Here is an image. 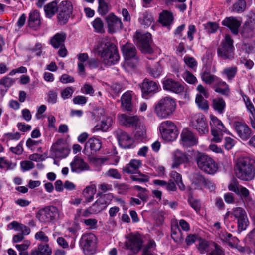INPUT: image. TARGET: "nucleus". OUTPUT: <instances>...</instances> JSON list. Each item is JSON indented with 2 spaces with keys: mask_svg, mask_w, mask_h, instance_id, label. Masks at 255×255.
<instances>
[{
  "mask_svg": "<svg viewBox=\"0 0 255 255\" xmlns=\"http://www.w3.org/2000/svg\"><path fill=\"white\" fill-rule=\"evenodd\" d=\"M97 51L105 65H114L120 59L117 47L113 43L107 40H103L98 44Z\"/></svg>",
  "mask_w": 255,
  "mask_h": 255,
  "instance_id": "f257e3e1",
  "label": "nucleus"
},
{
  "mask_svg": "<svg viewBox=\"0 0 255 255\" xmlns=\"http://www.w3.org/2000/svg\"><path fill=\"white\" fill-rule=\"evenodd\" d=\"M235 173L241 180L253 179L255 176V157L246 156L239 158L236 163Z\"/></svg>",
  "mask_w": 255,
  "mask_h": 255,
  "instance_id": "f03ea898",
  "label": "nucleus"
},
{
  "mask_svg": "<svg viewBox=\"0 0 255 255\" xmlns=\"http://www.w3.org/2000/svg\"><path fill=\"white\" fill-rule=\"evenodd\" d=\"M176 109V102L170 97L161 98L156 105L155 112L161 119H165L172 115Z\"/></svg>",
  "mask_w": 255,
  "mask_h": 255,
  "instance_id": "7ed1b4c3",
  "label": "nucleus"
},
{
  "mask_svg": "<svg viewBox=\"0 0 255 255\" xmlns=\"http://www.w3.org/2000/svg\"><path fill=\"white\" fill-rule=\"evenodd\" d=\"M59 211L54 206H49L38 210L36 214L37 219L42 223L54 222L59 219Z\"/></svg>",
  "mask_w": 255,
  "mask_h": 255,
  "instance_id": "20e7f679",
  "label": "nucleus"
},
{
  "mask_svg": "<svg viewBox=\"0 0 255 255\" xmlns=\"http://www.w3.org/2000/svg\"><path fill=\"white\" fill-rule=\"evenodd\" d=\"M233 40L229 35H226L217 49L218 56L222 60H231L234 58Z\"/></svg>",
  "mask_w": 255,
  "mask_h": 255,
  "instance_id": "39448f33",
  "label": "nucleus"
},
{
  "mask_svg": "<svg viewBox=\"0 0 255 255\" xmlns=\"http://www.w3.org/2000/svg\"><path fill=\"white\" fill-rule=\"evenodd\" d=\"M210 117L211 132L213 136L212 141L217 143L220 142L223 138V133L229 134H230V133L227 130L222 122L216 117L211 115Z\"/></svg>",
  "mask_w": 255,
  "mask_h": 255,
  "instance_id": "423d86ee",
  "label": "nucleus"
},
{
  "mask_svg": "<svg viewBox=\"0 0 255 255\" xmlns=\"http://www.w3.org/2000/svg\"><path fill=\"white\" fill-rule=\"evenodd\" d=\"M159 130L163 139L168 142L175 140L178 135L176 125L171 121L162 122L159 126Z\"/></svg>",
  "mask_w": 255,
  "mask_h": 255,
  "instance_id": "0eeeda50",
  "label": "nucleus"
},
{
  "mask_svg": "<svg viewBox=\"0 0 255 255\" xmlns=\"http://www.w3.org/2000/svg\"><path fill=\"white\" fill-rule=\"evenodd\" d=\"M196 162L199 168L209 174H214L218 169L214 160L207 155L199 154L196 158Z\"/></svg>",
  "mask_w": 255,
  "mask_h": 255,
  "instance_id": "6e6552de",
  "label": "nucleus"
},
{
  "mask_svg": "<svg viewBox=\"0 0 255 255\" xmlns=\"http://www.w3.org/2000/svg\"><path fill=\"white\" fill-rule=\"evenodd\" d=\"M210 55L211 51L207 50L202 58L204 65L202 72L201 73L202 80L207 84H215L216 81H218L219 79L216 76L210 74V70L211 65V61L210 60Z\"/></svg>",
  "mask_w": 255,
  "mask_h": 255,
  "instance_id": "1a4fd4ad",
  "label": "nucleus"
},
{
  "mask_svg": "<svg viewBox=\"0 0 255 255\" xmlns=\"http://www.w3.org/2000/svg\"><path fill=\"white\" fill-rule=\"evenodd\" d=\"M70 150L63 139H59L52 145L50 150V156L53 159L66 158Z\"/></svg>",
  "mask_w": 255,
  "mask_h": 255,
  "instance_id": "9d476101",
  "label": "nucleus"
},
{
  "mask_svg": "<svg viewBox=\"0 0 255 255\" xmlns=\"http://www.w3.org/2000/svg\"><path fill=\"white\" fill-rule=\"evenodd\" d=\"M136 42L141 51L145 53H151L152 49L151 47V34L148 32L140 33L136 32L135 36Z\"/></svg>",
  "mask_w": 255,
  "mask_h": 255,
  "instance_id": "9b49d317",
  "label": "nucleus"
},
{
  "mask_svg": "<svg viewBox=\"0 0 255 255\" xmlns=\"http://www.w3.org/2000/svg\"><path fill=\"white\" fill-rule=\"evenodd\" d=\"M59 13L57 15V19L61 24H65L73 11V5L70 1L64 0L58 6Z\"/></svg>",
  "mask_w": 255,
  "mask_h": 255,
  "instance_id": "f8f14e48",
  "label": "nucleus"
},
{
  "mask_svg": "<svg viewBox=\"0 0 255 255\" xmlns=\"http://www.w3.org/2000/svg\"><path fill=\"white\" fill-rule=\"evenodd\" d=\"M191 124L192 127L201 135L207 133L209 131L206 118L202 114L198 113L195 115L191 119Z\"/></svg>",
  "mask_w": 255,
  "mask_h": 255,
  "instance_id": "ddd939ff",
  "label": "nucleus"
},
{
  "mask_svg": "<svg viewBox=\"0 0 255 255\" xmlns=\"http://www.w3.org/2000/svg\"><path fill=\"white\" fill-rule=\"evenodd\" d=\"M96 236L92 233L83 235L81 239V245L85 254H93L96 248Z\"/></svg>",
  "mask_w": 255,
  "mask_h": 255,
  "instance_id": "4468645a",
  "label": "nucleus"
},
{
  "mask_svg": "<svg viewBox=\"0 0 255 255\" xmlns=\"http://www.w3.org/2000/svg\"><path fill=\"white\" fill-rule=\"evenodd\" d=\"M234 128L238 136L243 141H247L251 137L252 130L245 122L236 121L233 124Z\"/></svg>",
  "mask_w": 255,
  "mask_h": 255,
  "instance_id": "2eb2a0df",
  "label": "nucleus"
},
{
  "mask_svg": "<svg viewBox=\"0 0 255 255\" xmlns=\"http://www.w3.org/2000/svg\"><path fill=\"white\" fill-rule=\"evenodd\" d=\"M141 87L142 96L147 98L149 95H152L159 91L158 85L157 83L149 79L145 78L142 83L140 85Z\"/></svg>",
  "mask_w": 255,
  "mask_h": 255,
  "instance_id": "dca6fc26",
  "label": "nucleus"
},
{
  "mask_svg": "<svg viewBox=\"0 0 255 255\" xmlns=\"http://www.w3.org/2000/svg\"><path fill=\"white\" fill-rule=\"evenodd\" d=\"M107 23L108 31L110 33H114L123 28V23L121 18L113 13H109L105 18Z\"/></svg>",
  "mask_w": 255,
  "mask_h": 255,
  "instance_id": "f3484780",
  "label": "nucleus"
},
{
  "mask_svg": "<svg viewBox=\"0 0 255 255\" xmlns=\"http://www.w3.org/2000/svg\"><path fill=\"white\" fill-rule=\"evenodd\" d=\"M126 242L127 248L131 250L133 253H138L141 249L143 241L138 234H130Z\"/></svg>",
  "mask_w": 255,
  "mask_h": 255,
  "instance_id": "a211bd4d",
  "label": "nucleus"
},
{
  "mask_svg": "<svg viewBox=\"0 0 255 255\" xmlns=\"http://www.w3.org/2000/svg\"><path fill=\"white\" fill-rule=\"evenodd\" d=\"M102 147L101 141L97 138L92 137L85 143L84 153L87 155L95 154Z\"/></svg>",
  "mask_w": 255,
  "mask_h": 255,
  "instance_id": "6ab92c4d",
  "label": "nucleus"
},
{
  "mask_svg": "<svg viewBox=\"0 0 255 255\" xmlns=\"http://www.w3.org/2000/svg\"><path fill=\"white\" fill-rule=\"evenodd\" d=\"M116 134L119 144L122 148L126 149L132 147L133 140L126 132L118 129L116 131Z\"/></svg>",
  "mask_w": 255,
  "mask_h": 255,
  "instance_id": "aec40b11",
  "label": "nucleus"
},
{
  "mask_svg": "<svg viewBox=\"0 0 255 255\" xmlns=\"http://www.w3.org/2000/svg\"><path fill=\"white\" fill-rule=\"evenodd\" d=\"M163 87L164 90L175 93H180L184 89L183 84L171 78H167L163 81Z\"/></svg>",
  "mask_w": 255,
  "mask_h": 255,
  "instance_id": "412c9836",
  "label": "nucleus"
},
{
  "mask_svg": "<svg viewBox=\"0 0 255 255\" xmlns=\"http://www.w3.org/2000/svg\"><path fill=\"white\" fill-rule=\"evenodd\" d=\"M71 170L72 172L81 173L89 170V166L80 157L76 156L70 163Z\"/></svg>",
  "mask_w": 255,
  "mask_h": 255,
  "instance_id": "4be33fe9",
  "label": "nucleus"
},
{
  "mask_svg": "<svg viewBox=\"0 0 255 255\" xmlns=\"http://www.w3.org/2000/svg\"><path fill=\"white\" fill-rule=\"evenodd\" d=\"M255 29V14H251L245 21L242 34L244 37L249 38L253 35V32Z\"/></svg>",
  "mask_w": 255,
  "mask_h": 255,
  "instance_id": "5701e85b",
  "label": "nucleus"
},
{
  "mask_svg": "<svg viewBox=\"0 0 255 255\" xmlns=\"http://www.w3.org/2000/svg\"><path fill=\"white\" fill-rule=\"evenodd\" d=\"M182 144L184 146L190 147L197 144V138L187 129H184L181 134Z\"/></svg>",
  "mask_w": 255,
  "mask_h": 255,
  "instance_id": "b1692460",
  "label": "nucleus"
},
{
  "mask_svg": "<svg viewBox=\"0 0 255 255\" xmlns=\"http://www.w3.org/2000/svg\"><path fill=\"white\" fill-rule=\"evenodd\" d=\"M223 26L227 27L233 34L237 35L239 32V28L241 22L236 17L230 16L225 18L222 22Z\"/></svg>",
  "mask_w": 255,
  "mask_h": 255,
  "instance_id": "393cba45",
  "label": "nucleus"
},
{
  "mask_svg": "<svg viewBox=\"0 0 255 255\" xmlns=\"http://www.w3.org/2000/svg\"><path fill=\"white\" fill-rule=\"evenodd\" d=\"M132 97L133 93L131 91H128L122 95L121 98V101L123 109L128 111H133Z\"/></svg>",
  "mask_w": 255,
  "mask_h": 255,
  "instance_id": "a878e982",
  "label": "nucleus"
},
{
  "mask_svg": "<svg viewBox=\"0 0 255 255\" xmlns=\"http://www.w3.org/2000/svg\"><path fill=\"white\" fill-rule=\"evenodd\" d=\"M122 50L123 56L126 60L131 59H137V50L132 44L128 42L126 43L123 46Z\"/></svg>",
  "mask_w": 255,
  "mask_h": 255,
  "instance_id": "bb28decb",
  "label": "nucleus"
},
{
  "mask_svg": "<svg viewBox=\"0 0 255 255\" xmlns=\"http://www.w3.org/2000/svg\"><path fill=\"white\" fill-rule=\"evenodd\" d=\"M118 119L121 125L127 127L136 126L138 123V118L136 116H128L125 114L118 116Z\"/></svg>",
  "mask_w": 255,
  "mask_h": 255,
  "instance_id": "cd10ccee",
  "label": "nucleus"
},
{
  "mask_svg": "<svg viewBox=\"0 0 255 255\" xmlns=\"http://www.w3.org/2000/svg\"><path fill=\"white\" fill-rule=\"evenodd\" d=\"M189 161L188 156L185 153L177 150L174 153L173 162L172 165L173 168H177L180 164Z\"/></svg>",
  "mask_w": 255,
  "mask_h": 255,
  "instance_id": "c85d7f7f",
  "label": "nucleus"
},
{
  "mask_svg": "<svg viewBox=\"0 0 255 255\" xmlns=\"http://www.w3.org/2000/svg\"><path fill=\"white\" fill-rule=\"evenodd\" d=\"M28 25L34 30H37L39 28L40 25V14L37 10L30 13Z\"/></svg>",
  "mask_w": 255,
  "mask_h": 255,
  "instance_id": "c756f323",
  "label": "nucleus"
},
{
  "mask_svg": "<svg viewBox=\"0 0 255 255\" xmlns=\"http://www.w3.org/2000/svg\"><path fill=\"white\" fill-rule=\"evenodd\" d=\"M52 251L48 244H39L37 248L33 249L30 255H51Z\"/></svg>",
  "mask_w": 255,
  "mask_h": 255,
  "instance_id": "7c9ffc66",
  "label": "nucleus"
},
{
  "mask_svg": "<svg viewBox=\"0 0 255 255\" xmlns=\"http://www.w3.org/2000/svg\"><path fill=\"white\" fill-rule=\"evenodd\" d=\"M237 194L241 196L242 199L248 206H254L255 205V201L250 195L249 191L246 188L241 186L239 190V193Z\"/></svg>",
  "mask_w": 255,
  "mask_h": 255,
  "instance_id": "2f4dec72",
  "label": "nucleus"
},
{
  "mask_svg": "<svg viewBox=\"0 0 255 255\" xmlns=\"http://www.w3.org/2000/svg\"><path fill=\"white\" fill-rule=\"evenodd\" d=\"M141 162L139 160L133 159L127 164L123 168V171L127 174H133L137 172Z\"/></svg>",
  "mask_w": 255,
  "mask_h": 255,
  "instance_id": "473e14b6",
  "label": "nucleus"
},
{
  "mask_svg": "<svg viewBox=\"0 0 255 255\" xmlns=\"http://www.w3.org/2000/svg\"><path fill=\"white\" fill-rule=\"evenodd\" d=\"M96 192V187L95 184H91L87 186L82 192V195L85 198V202H90L93 201Z\"/></svg>",
  "mask_w": 255,
  "mask_h": 255,
  "instance_id": "72a5a7b5",
  "label": "nucleus"
},
{
  "mask_svg": "<svg viewBox=\"0 0 255 255\" xmlns=\"http://www.w3.org/2000/svg\"><path fill=\"white\" fill-rule=\"evenodd\" d=\"M59 7L57 5V2L56 1H53L44 7V10L45 15L47 18H50L53 16L58 11Z\"/></svg>",
  "mask_w": 255,
  "mask_h": 255,
  "instance_id": "f704fd0d",
  "label": "nucleus"
},
{
  "mask_svg": "<svg viewBox=\"0 0 255 255\" xmlns=\"http://www.w3.org/2000/svg\"><path fill=\"white\" fill-rule=\"evenodd\" d=\"M214 90L222 95H228L229 93V88L227 83L218 79V81H216L214 84Z\"/></svg>",
  "mask_w": 255,
  "mask_h": 255,
  "instance_id": "c9c22d12",
  "label": "nucleus"
},
{
  "mask_svg": "<svg viewBox=\"0 0 255 255\" xmlns=\"http://www.w3.org/2000/svg\"><path fill=\"white\" fill-rule=\"evenodd\" d=\"M66 35L63 32L58 33L51 39V44L55 48H58L64 45Z\"/></svg>",
  "mask_w": 255,
  "mask_h": 255,
  "instance_id": "e433bc0d",
  "label": "nucleus"
},
{
  "mask_svg": "<svg viewBox=\"0 0 255 255\" xmlns=\"http://www.w3.org/2000/svg\"><path fill=\"white\" fill-rule=\"evenodd\" d=\"M173 20V14L171 12L164 10L160 14L159 22L164 26H168L172 23Z\"/></svg>",
  "mask_w": 255,
  "mask_h": 255,
  "instance_id": "4c0bfd02",
  "label": "nucleus"
},
{
  "mask_svg": "<svg viewBox=\"0 0 255 255\" xmlns=\"http://www.w3.org/2000/svg\"><path fill=\"white\" fill-rule=\"evenodd\" d=\"M246 106L248 111L250 113L249 118L250 123L253 128L255 129V109L251 101L247 98L245 100L244 99Z\"/></svg>",
  "mask_w": 255,
  "mask_h": 255,
  "instance_id": "58836bf2",
  "label": "nucleus"
},
{
  "mask_svg": "<svg viewBox=\"0 0 255 255\" xmlns=\"http://www.w3.org/2000/svg\"><path fill=\"white\" fill-rule=\"evenodd\" d=\"M108 204L103 199L101 198L97 200L90 206L92 212L94 214L99 213L107 207Z\"/></svg>",
  "mask_w": 255,
  "mask_h": 255,
  "instance_id": "ea45409f",
  "label": "nucleus"
},
{
  "mask_svg": "<svg viewBox=\"0 0 255 255\" xmlns=\"http://www.w3.org/2000/svg\"><path fill=\"white\" fill-rule=\"evenodd\" d=\"M139 21L141 24L148 27L154 21V18L151 13L146 11L140 14Z\"/></svg>",
  "mask_w": 255,
  "mask_h": 255,
  "instance_id": "a19ab883",
  "label": "nucleus"
},
{
  "mask_svg": "<svg viewBox=\"0 0 255 255\" xmlns=\"http://www.w3.org/2000/svg\"><path fill=\"white\" fill-rule=\"evenodd\" d=\"M9 226L17 231L21 232L24 236L27 235L30 233V229L25 225L20 224L16 221H13L10 223Z\"/></svg>",
  "mask_w": 255,
  "mask_h": 255,
  "instance_id": "79ce46f5",
  "label": "nucleus"
},
{
  "mask_svg": "<svg viewBox=\"0 0 255 255\" xmlns=\"http://www.w3.org/2000/svg\"><path fill=\"white\" fill-rule=\"evenodd\" d=\"M220 238L223 242L227 243L230 247L233 246V244L238 241L235 237H233L231 233L227 232H223L220 235Z\"/></svg>",
  "mask_w": 255,
  "mask_h": 255,
  "instance_id": "37998d69",
  "label": "nucleus"
},
{
  "mask_svg": "<svg viewBox=\"0 0 255 255\" xmlns=\"http://www.w3.org/2000/svg\"><path fill=\"white\" fill-rule=\"evenodd\" d=\"M113 123V119L110 117H107L103 119L100 124L96 127L97 129H100L103 131H106L108 130Z\"/></svg>",
  "mask_w": 255,
  "mask_h": 255,
  "instance_id": "c03bdc74",
  "label": "nucleus"
},
{
  "mask_svg": "<svg viewBox=\"0 0 255 255\" xmlns=\"http://www.w3.org/2000/svg\"><path fill=\"white\" fill-rule=\"evenodd\" d=\"M225 105V102L222 98H216L213 100V107L214 109L217 111L220 114L223 112Z\"/></svg>",
  "mask_w": 255,
  "mask_h": 255,
  "instance_id": "a18cd8bd",
  "label": "nucleus"
},
{
  "mask_svg": "<svg viewBox=\"0 0 255 255\" xmlns=\"http://www.w3.org/2000/svg\"><path fill=\"white\" fill-rule=\"evenodd\" d=\"M171 237L177 243H181L183 241L182 233L178 226H175V229L172 228Z\"/></svg>",
  "mask_w": 255,
  "mask_h": 255,
  "instance_id": "49530a36",
  "label": "nucleus"
},
{
  "mask_svg": "<svg viewBox=\"0 0 255 255\" xmlns=\"http://www.w3.org/2000/svg\"><path fill=\"white\" fill-rule=\"evenodd\" d=\"M148 71L151 76L154 78L159 77L162 72V68L158 62L151 67L148 68Z\"/></svg>",
  "mask_w": 255,
  "mask_h": 255,
  "instance_id": "de8ad7c7",
  "label": "nucleus"
},
{
  "mask_svg": "<svg viewBox=\"0 0 255 255\" xmlns=\"http://www.w3.org/2000/svg\"><path fill=\"white\" fill-rule=\"evenodd\" d=\"M246 8V2L245 0H238L233 5L232 9L237 13H242Z\"/></svg>",
  "mask_w": 255,
  "mask_h": 255,
  "instance_id": "09e8293b",
  "label": "nucleus"
},
{
  "mask_svg": "<svg viewBox=\"0 0 255 255\" xmlns=\"http://www.w3.org/2000/svg\"><path fill=\"white\" fill-rule=\"evenodd\" d=\"M16 166L15 163L7 160L5 157H0V168L6 170L13 169Z\"/></svg>",
  "mask_w": 255,
  "mask_h": 255,
  "instance_id": "8fccbe9b",
  "label": "nucleus"
},
{
  "mask_svg": "<svg viewBox=\"0 0 255 255\" xmlns=\"http://www.w3.org/2000/svg\"><path fill=\"white\" fill-rule=\"evenodd\" d=\"M98 11L101 15H105L110 10L108 3L104 0H98Z\"/></svg>",
  "mask_w": 255,
  "mask_h": 255,
  "instance_id": "3c124183",
  "label": "nucleus"
},
{
  "mask_svg": "<svg viewBox=\"0 0 255 255\" xmlns=\"http://www.w3.org/2000/svg\"><path fill=\"white\" fill-rule=\"evenodd\" d=\"M237 68L235 66L227 67L223 71V73L226 76L229 80H231L237 74Z\"/></svg>",
  "mask_w": 255,
  "mask_h": 255,
  "instance_id": "603ef678",
  "label": "nucleus"
},
{
  "mask_svg": "<svg viewBox=\"0 0 255 255\" xmlns=\"http://www.w3.org/2000/svg\"><path fill=\"white\" fill-rule=\"evenodd\" d=\"M92 24L96 32L103 33L104 32V23L103 21L100 18H96L92 22Z\"/></svg>",
  "mask_w": 255,
  "mask_h": 255,
  "instance_id": "864d4df0",
  "label": "nucleus"
},
{
  "mask_svg": "<svg viewBox=\"0 0 255 255\" xmlns=\"http://www.w3.org/2000/svg\"><path fill=\"white\" fill-rule=\"evenodd\" d=\"M195 101L198 106L201 109L204 110L208 109L207 101L201 95H197Z\"/></svg>",
  "mask_w": 255,
  "mask_h": 255,
  "instance_id": "5fc2aeb1",
  "label": "nucleus"
},
{
  "mask_svg": "<svg viewBox=\"0 0 255 255\" xmlns=\"http://www.w3.org/2000/svg\"><path fill=\"white\" fill-rule=\"evenodd\" d=\"M155 246V242L154 241H150L144 247L142 255H153V251Z\"/></svg>",
  "mask_w": 255,
  "mask_h": 255,
  "instance_id": "6e6d98bb",
  "label": "nucleus"
},
{
  "mask_svg": "<svg viewBox=\"0 0 255 255\" xmlns=\"http://www.w3.org/2000/svg\"><path fill=\"white\" fill-rule=\"evenodd\" d=\"M170 177L174 180L180 189H184L185 186L183 183L182 177L180 174L176 171H173L170 174Z\"/></svg>",
  "mask_w": 255,
  "mask_h": 255,
  "instance_id": "4d7b16f0",
  "label": "nucleus"
},
{
  "mask_svg": "<svg viewBox=\"0 0 255 255\" xmlns=\"http://www.w3.org/2000/svg\"><path fill=\"white\" fill-rule=\"evenodd\" d=\"M209 243L205 240H202L200 242L198 246V250L200 251L201 254H204L206 252H209L210 249H212V244Z\"/></svg>",
  "mask_w": 255,
  "mask_h": 255,
  "instance_id": "13d9d810",
  "label": "nucleus"
},
{
  "mask_svg": "<svg viewBox=\"0 0 255 255\" xmlns=\"http://www.w3.org/2000/svg\"><path fill=\"white\" fill-rule=\"evenodd\" d=\"M232 214L237 220L247 217L245 211L241 207L235 208L232 211Z\"/></svg>",
  "mask_w": 255,
  "mask_h": 255,
  "instance_id": "bf43d9fd",
  "label": "nucleus"
},
{
  "mask_svg": "<svg viewBox=\"0 0 255 255\" xmlns=\"http://www.w3.org/2000/svg\"><path fill=\"white\" fill-rule=\"evenodd\" d=\"M212 245L213 247L208 255H225L224 251L219 245L214 243Z\"/></svg>",
  "mask_w": 255,
  "mask_h": 255,
  "instance_id": "052dcab7",
  "label": "nucleus"
},
{
  "mask_svg": "<svg viewBox=\"0 0 255 255\" xmlns=\"http://www.w3.org/2000/svg\"><path fill=\"white\" fill-rule=\"evenodd\" d=\"M183 78L188 83L193 84L197 82V79L191 73L186 71L183 74Z\"/></svg>",
  "mask_w": 255,
  "mask_h": 255,
  "instance_id": "680f3d73",
  "label": "nucleus"
},
{
  "mask_svg": "<svg viewBox=\"0 0 255 255\" xmlns=\"http://www.w3.org/2000/svg\"><path fill=\"white\" fill-rule=\"evenodd\" d=\"M206 179L202 175L195 174L193 177V184L200 186L205 182Z\"/></svg>",
  "mask_w": 255,
  "mask_h": 255,
  "instance_id": "e2e57ef3",
  "label": "nucleus"
},
{
  "mask_svg": "<svg viewBox=\"0 0 255 255\" xmlns=\"http://www.w3.org/2000/svg\"><path fill=\"white\" fill-rule=\"evenodd\" d=\"M238 230L241 232L246 229L249 225V221L247 217L237 220Z\"/></svg>",
  "mask_w": 255,
  "mask_h": 255,
  "instance_id": "0e129e2a",
  "label": "nucleus"
},
{
  "mask_svg": "<svg viewBox=\"0 0 255 255\" xmlns=\"http://www.w3.org/2000/svg\"><path fill=\"white\" fill-rule=\"evenodd\" d=\"M236 143V142L234 139L230 137H226L224 138L223 146L226 149L229 150L235 146Z\"/></svg>",
  "mask_w": 255,
  "mask_h": 255,
  "instance_id": "69168bd1",
  "label": "nucleus"
},
{
  "mask_svg": "<svg viewBox=\"0 0 255 255\" xmlns=\"http://www.w3.org/2000/svg\"><path fill=\"white\" fill-rule=\"evenodd\" d=\"M205 27L209 33H213L217 30L219 26L216 22H209L205 25Z\"/></svg>",
  "mask_w": 255,
  "mask_h": 255,
  "instance_id": "338daca9",
  "label": "nucleus"
},
{
  "mask_svg": "<svg viewBox=\"0 0 255 255\" xmlns=\"http://www.w3.org/2000/svg\"><path fill=\"white\" fill-rule=\"evenodd\" d=\"M74 93V89L71 87H68L63 89L61 92V97L64 99L70 98Z\"/></svg>",
  "mask_w": 255,
  "mask_h": 255,
  "instance_id": "774afa93",
  "label": "nucleus"
}]
</instances>
